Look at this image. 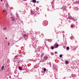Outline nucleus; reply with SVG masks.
Segmentation results:
<instances>
[{"label":"nucleus","instance_id":"obj_1","mask_svg":"<svg viewBox=\"0 0 79 79\" xmlns=\"http://www.w3.org/2000/svg\"><path fill=\"white\" fill-rule=\"evenodd\" d=\"M59 46V45L58 44H55L54 45V47L55 48H58Z\"/></svg>","mask_w":79,"mask_h":79},{"label":"nucleus","instance_id":"obj_2","mask_svg":"<svg viewBox=\"0 0 79 79\" xmlns=\"http://www.w3.org/2000/svg\"><path fill=\"white\" fill-rule=\"evenodd\" d=\"M65 63L66 64H69V62L68 61H65Z\"/></svg>","mask_w":79,"mask_h":79},{"label":"nucleus","instance_id":"obj_3","mask_svg":"<svg viewBox=\"0 0 79 79\" xmlns=\"http://www.w3.org/2000/svg\"><path fill=\"white\" fill-rule=\"evenodd\" d=\"M19 70H22V69H23V68H22L21 67H19Z\"/></svg>","mask_w":79,"mask_h":79},{"label":"nucleus","instance_id":"obj_4","mask_svg":"<svg viewBox=\"0 0 79 79\" xmlns=\"http://www.w3.org/2000/svg\"><path fill=\"white\" fill-rule=\"evenodd\" d=\"M11 18L12 21H15V19L13 18V17H11Z\"/></svg>","mask_w":79,"mask_h":79},{"label":"nucleus","instance_id":"obj_5","mask_svg":"<svg viewBox=\"0 0 79 79\" xmlns=\"http://www.w3.org/2000/svg\"><path fill=\"white\" fill-rule=\"evenodd\" d=\"M4 69V66H2L1 68L2 70H3Z\"/></svg>","mask_w":79,"mask_h":79},{"label":"nucleus","instance_id":"obj_6","mask_svg":"<svg viewBox=\"0 0 79 79\" xmlns=\"http://www.w3.org/2000/svg\"><path fill=\"white\" fill-rule=\"evenodd\" d=\"M32 2H33L34 3H36V0H32Z\"/></svg>","mask_w":79,"mask_h":79},{"label":"nucleus","instance_id":"obj_7","mask_svg":"<svg viewBox=\"0 0 79 79\" xmlns=\"http://www.w3.org/2000/svg\"><path fill=\"white\" fill-rule=\"evenodd\" d=\"M66 48L67 50H69V47H67Z\"/></svg>","mask_w":79,"mask_h":79},{"label":"nucleus","instance_id":"obj_8","mask_svg":"<svg viewBox=\"0 0 79 79\" xmlns=\"http://www.w3.org/2000/svg\"><path fill=\"white\" fill-rule=\"evenodd\" d=\"M51 48L52 50H53V49H54V48L53 47H51Z\"/></svg>","mask_w":79,"mask_h":79},{"label":"nucleus","instance_id":"obj_9","mask_svg":"<svg viewBox=\"0 0 79 79\" xmlns=\"http://www.w3.org/2000/svg\"><path fill=\"white\" fill-rule=\"evenodd\" d=\"M60 58H61V57H62V55H60Z\"/></svg>","mask_w":79,"mask_h":79},{"label":"nucleus","instance_id":"obj_10","mask_svg":"<svg viewBox=\"0 0 79 79\" xmlns=\"http://www.w3.org/2000/svg\"><path fill=\"white\" fill-rule=\"evenodd\" d=\"M23 37H26V35L25 34L23 35Z\"/></svg>","mask_w":79,"mask_h":79},{"label":"nucleus","instance_id":"obj_11","mask_svg":"<svg viewBox=\"0 0 79 79\" xmlns=\"http://www.w3.org/2000/svg\"><path fill=\"white\" fill-rule=\"evenodd\" d=\"M31 13L32 14H33L34 13V12L33 11H31Z\"/></svg>","mask_w":79,"mask_h":79},{"label":"nucleus","instance_id":"obj_12","mask_svg":"<svg viewBox=\"0 0 79 79\" xmlns=\"http://www.w3.org/2000/svg\"><path fill=\"white\" fill-rule=\"evenodd\" d=\"M6 29V27H5V28H3V29L4 30H5V29Z\"/></svg>","mask_w":79,"mask_h":79},{"label":"nucleus","instance_id":"obj_13","mask_svg":"<svg viewBox=\"0 0 79 79\" xmlns=\"http://www.w3.org/2000/svg\"><path fill=\"white\" fill-rule=\"evenodd\" d=\"M44 71L45 72L46 71V69H44Z\"/></svg>","mask_w":79,"mask_h":79},{"label":"nucleus","instance_id":"obj_14","mask_svg":"<svg viewBox=\"0 0 79 79\" xmlns=\"http://www.w3.org/2000/svg\"><path fill=\"white\" fill-rule=\"evenodd\" d=\"M54 54L53 53V52H52L51 53V55H53Z\"/></svg>","mask_w":79,"mask_h":79},{"label":"nucleus","instance_id":"obj_15","mask_svg":"<svg viewBox=\"0 0 79 79\" xmlns=\"http://www.w3.org/2000/svg\"><path fill=\"white\" fill-rule=\"evenodd\" d=\"M44 58H45V59H47V56L44 57Z\"/></svg>","mask_w":79,"mask_h":79},{"label":"nucleus","instance_id":"obj_16","mask_svg":"<svg viewBox=\"0 0 79 79\" xmlns=\"http://www.w3.org/2000/svg\"><path fill=\"white\" fill-rule=\"evenodd\" d=\"M74 26L73 25H72L71 26V27H73Z\"/></svg>","mask_w":79,"mask_h":79},{"label":"nucleus","instance_id":"obj_17","mask_svg":"<svg viewBox=\"0 0 79 79\" xmlns=\"http://www.w3.org/2000/svg\"><path fill=\"white\" fill-rule=\"evenodd\" d=\"M70 38L71 39H73V37L71 36Z\"/></svg>","mask_w":79,"mask_h":79},{"label":"nucleus","instance_id":"obj_18","mask_svg":"<svg viewBox=\"0 0 79 79\" xmlns=\"http://www.w3.org/2000/svg\"><path fill=\"white\" fill-rule=\"evenodd\" d=\"M55 54H56L57 53V52H55Z\"/></svg>","mask_w":79,"mask_h":79},{"label":"nucleus","instance_id":"obj_19","mask_svg":"<svg viewBox=\"0 0 79 79\" xmlns=\"http://www.w3.org/2000/svg\"><path fill=\"white\" fill-rule=\"evenodd\" d=\"M3 12H5V10H3Z\"/></svg>","mask_w":79,"mask_h":79},{"label":"nucleus","instance_id":"obj_20","mask_svg":"<svg viewBox=\"0 0 79 79\" xmlns=\"http://www.w3.org/2000/svg\"><path fill=\"white\" fill-rule=\"evenodd\" d=\"M36 3H39V1H37L36 2Z\"/></svg>","mask_w":79,"mask_h":79},{"label":"nucleus","instance_id":"obj_21","mask_svg":"<svg viewBox=\"0 0 79 79\" xmlns=\"http://www.w3.org/2000/svg\"><path fill=\"white\" fill-rule=\"evenodd\" d=\"M15 57L16 58H17V57H18V56H15Z\"/></svg>","mask_w":79,"mask_h":79},{"label":"nucleus","instance_id":"obj_22","mask_svg":"<svg viewBox=\"0 0 79 79\" xmlns=\"http://www.w3.org/2000/svg\"><path fill=\"white\" fill-rule=\"evenodd\" d=\"M8 44L9 45H10V43L8 42Z\"/></svg>","mask_w":79,"mask_h":79},{"label":"nucleus","instance_id":"obj_23","mask_svg":"<svg viewBox=\"0 0 79 79\" xmlns=\"http://www.w3.org/2000/svg\"><path fill=\"white\" fill-rule=\"evenodd\" d=\"M8 4V3H6V5H7Z\"/></svg>","mask_w":79,"mask_h":79},{"label":"nucleus","instance_id":"obj_24","mask_svg":"<svg viewBox=\"0 0 79 79\" xmlns=\"http://www.w3.org/2000/svg\"><path fill=\"white\" fill-rule=\"evenodd\" d=\"M9 78H11V76H9Z\"/></svg>","mask_w":79,"mask_h":79},{"label":"nucleus","instance_id":"obj_25","mask_svg":"<svg viewBox=\"0 0 79 79\" xmlns=\"http://www.w3.org/2000/svg\"><path fill=\"white\" fill-rule=\"evenodd\" d=\"M1 1L2 2V0H1Z\"/></svg>","mask_w":79,"mask_h":79},{"label":"nucleus","instance_id":"obj_26","mask_svg":"<svg viewBox=\"0 0 79 79\" xmlns=\"http://www.w3.org/2000/svg\"><path fill=\"white\" fill-rule=\"evenodd\" d=\"M6 39H7V38L6 37Z\"/></svg>","mask_w":79,"mask_h":79}]
</instances>
